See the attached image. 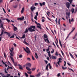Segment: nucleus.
Masks as SVG:
<instances>
[{
  "mask_svg": "<svg viewBox=\"0 0 77 77\" xmlns=\"http://www.w3.org/2000/svg\"><path fill=\"white\" fill-rule=\"evenodd\" d=\"M28 30L31 32H35L36 30V27L35 26H32L29 27L28 29L27 28H26L24 32V33H27L28 32Z\"/></svg>",
  "mask_w": 77,
  "mask_h": 77,
  "instance_id": "obj_1",
  "label": "nucleus"
},
{
  "mask_svg": "<svg viewBox=\"0 0 77 77\" xmlns=\"http://www.w3.org/2000/svg\"><path fill=\"white\" fill-rule=\"evenodd\" d=\"M10 57L12 60V61L14 65L15 66H16L17 65V63H15V61H14V58H13L11 55L10 56Z\"/></svg>",
  "mask_w": 77,
  "mask_h": 77,
  "instance_id": "obj_2",
  "label": "nucleus"
},
{
  "mask_svg": "<svg viewBox=\"0 0 77 77\" xmlns=\"http://www.w3.org/2000/svg\"><path fill=\"white\" fill-rule=\"evenodd\" d=\"M66 5L68 9H69V7H70V4L69 3L67 2L66 4Z\"/></svg>",
  "mask_w": 77,
  "mask_h": 77,
  "instance_id": "obj_3",
  "label": "nucleus"
},
{
  "mask_svg": "<svg viewBox=\"0 0 77 77\" xmlns=\"http://www.w3.org/2000/svg\"><path fill=\"white\" fill-rule=\"evenodd\" d=\"M31 66H32V64L30 63H28L26 64V67H28V66H29V67H31Z\"/></svg>",
  "mask_w": 77,
  "mask_h": 77,
  "instance_id": "obj_4",
  "label": "nucleus"
},
{
  "mask_svg": "<svg viewBox=\"0 0 77 77\" xmlns=\"http://www.w3.org/2000/svg\"><path fill=\"white\" fill-rule=\"evenodd\" d=\"M26 53H28L29 54V53H30V49L28 47H26Z\"/></svg>",
  "mask_w": 77,
  "mask_h": 77,
  "instance_id": "obj_5",
  "label": "nucleus"
},
{
  "mask_svg": "<svg viewBox=\"0 0 77 77\" xmlns=\"http://www.w3.org/2000/svg\"><path fill=\"white\" fill-rule=\"evenodd\" d=\"M44 39L45 40V41L47 43H50V41H49V40H48V38H47L46 39L44 38Z\"/></svg>",
  "mask_w": 77,
  "mask_h": 77,
  "instance_id": "obj_6",
  "label": "nucleus"
},
{
  "mask_svg": "<svg viewBox=\"0 0 77 77\" xmlns=\"http://www.w3.org/2000/svg\"><path fill=\"white\" fill-rule=\"evenodd\" d=\"M18 66L19 67V69H22L23 70V67L20 64H19L18 65Z\"/></svg>",
  "mask_w": 77,
  "mask_h": 77,
  "instance_id": "obj_7",
  "label": "nucleus"
},
{
  "mask_svg": "<svg viewBox=\"0 0 77 77\" xmlns=\"http://www.w3.org/2000/svg\"><path fill=\"white\" fill-rule=\"evenodd\" d=\"M35 9H36V7H34L33 8V7H31L30 9L31 10V11L33 12L34 11H35Z\"/></svg>",
  "mask_w": 77,
  "mask_h": 77,
  "instance_id": "obj_8",
  "label": "nucleus"
},
{
  "mask_svg": "<svg viewBox=\"0 0 77 77\" xmlns=\"http://www.w3.org/2000/svg\"><path fill=\"white\" fill-rule=\"evenodd\" d=\"M10 76H11V74H7L6 76L4 75L2 76V77H9Z\"/></svg>",
  "mask_w": 77,
  "mask_h": 77,
  "instance_id": "obj_9",
  "label": "nucleus"
},
{
  "mask_svg": "<svg viewBox=\"0 0 77 77\" xmlns=\"http://www.w3.org/2000/svg\"><path fill=\"white\" fill-rule=\"evenodd\" d=\"M41 76V73L40 72H39L35 76L37 77H39Z\"/></svg>",
  "mask_w": 77,
  "mask_h": 77,
  "instance_id": "obj_10",
  "label": "nucleus"
},
{
  "mask_svg": "<svg viewBox=\"0 0 77 77\" xmlns=\"http://www.w3.org/2000/svg\"><path fill=\"white\" fill-rule=\"evenodd\" d=\"M52 58L53 59H57V57L56 56H52Z\"/></svg>",
  "mask_w": 77,
  "mask_h": 77,
  "instance_id": "obj_11",
  "label": "nucleus"
},
{
  "mask_svg": "<svg viewBox=\"0 0 77 77\" xmlns=\"http://www.w3.org/2000/svg\"><path fill=\"white\" fill-rule=\"evenodd\" d=\"M24 17L23 16L22 17H20L19 18H17V20H24Z\"/></svg>",
  "mask_w": 77,
  "mask_h": 77,
  "instance_id": "obj_12",
  "label": "nucleus"
},
{
  "mask_svg": "<svg viewBox=\"0 0 77 77\" xmlns=\"http://www.w3.org/2000/svg\"><path fill=\"white\" fill-rule=\"evenodd\" d=\"M26 69L28 70V71H31V69L29 68L28 67H26Z\"/></svg>",
  "mask_w": 77,
  "mask_h": 77,
  "instance_id": "obj_13",
  "label": "nucleus"
},
{
  "mask_svg": "<svg viewBox=\"0 0 77 77\" xmlns=\"http://www.w3.org/2000/svg\"><path fill=\"white\" fill-rule=\"evenodd\" d=\"M48 53L49 57H51V54H50V51H49V52H47Z\"/></svg>",
  "mask_w": 77,
  "mask_h": 77,
  "instance_id": "obj_14",
  "label": "nucleus"
},
{
  "mask_svg": "<svg viewBox=\"0 0 77 77\" xmlns=\"http://www.w3.org/2000/svg\"><path fill=\"white\" fill-rule=\"evenodd\" d=\"M35 57L36 59H38V54H37L36 53H35Z\"/></svg>",
  "mask_w": 77,
  "mask_h": 77,
  "instance_id": "obj_15",
  "label": "nucleus"
},
{
  "mask_svg": "<svg viewBox=\"0 0 77 77\" xmlns=\"http://www.w3.org/2000/svg\"><path fill=\"white\" fill-rule=\"evenodd\" d=\"M26 38V34H23L22 37H21V38Z\"/></svg>",
  "mask_w": 77,
  "mask_h": 77,
  "instance_id": "obj_16",
  "label": "nucleus"
},
{
  "mask_svg": "<svg viewBox=\"0 0 77 77\" xmlns=\"http://www.w3.org/2000/svg\"><path fill=\"white\" fill-rule=\"evenodd\" d=\"M3 32H4V30H2L1 33L0 34V36H1L3 34Z\"/></svg>",
  "mask_w": 77,
  "mask_h": 77,
  "instance_id": "obj_17",
  "label": "nucleus"
},
{
  "mask_svg": "<svg viewBox=\"0 0 77 77\" xmlns=\"http://www.w3.org/2000/svg\"><path fill=\"white\" fill-rule=\"evenodd\" d=\"M0 27H1H1H2L3 29H5V28H4L3 27V23L1 24Z\"/></svg>",
  "mask_w": 77,
  "mask_h": 77,
  "instance_id": "obj_18",
  "label": "nucleus"
},
{
  "mask_svg": "<svg viewBox=\"0 0 77 77\" xmlns=\"http://www.w3.org/2000/svg\"><path fill=\"white\" fill-rule=\"evenodd\" d=\"M24 7L22 8V10L21 11V14H23V12H24Z\"/></svg>",
  "mask_w": 77,
  "mask_h": 77,
  "instance_id": "obj_19",
  "label": "nucleus"
},
{
  "mask_svg": "<svg viewBox=\"0 0 77 77\" xmlns=\"http://www.w3.org/2000/svg\"><path fill=\"white\" fill-rule=\"evenodd\" d=\"M44 37L45 38H48V36L47 35L45 34L44 35Z\"/></svg>",
  "mask_w": 77,
  "mask_h": 77,
  "instance_id": "obj_20",
  "label": "nucleus"
},
{
  "mask_svg": "<svg viewBox=\"0 0 77 77\" xmlns=\"http://www.w3.org/2000/svg\"><path fill=\"white\" fill-rule=\"evenodd\" d=\"M59 42L60 44V45L61 47H62V44H61V42H60V40H59Z\"/></svg>",
  "mask_w": 77,
  "mask_h": 77,
  "instance_id": "obj_21",
  "label": "nucleus"
},
{
  "mask_svg": "<svg viewBox=\"0 0 77 77\" xmlns=\"http://www.w3.org/2000/svg\"><path fill=\"white\" fill-rule=\"evenodd\" d=\"M69 54H70V56H71V57L72 58V59H74V57L73 55H72V54H71V53H70Z\"/></svg>",
  "mask_w": 77,
  "mask_h": 77,
  "instance_id": "obj_22",
  "label": "nucleus"
},
{
  "mask_svg": "<svg viewBox=\"0 0 77 77\" xmlns=\"http://www.w3.org/2000/svg\"><path fill=\"white\" fill-rule=\"evenodd\" d=\"M74 8H72L71 10V12H72V14H73L74 13Z\"/></svg>",
  "mask_w": 77,
  "mask_h": 77,
  "instance_id": "obj_23",
  "label": "nucleus"
},
{
  "mask_svg": "<svg viewBox=\"0 0 77 77\" xmlns=\"http://www.w3.org/2000/svg\"><path fill=\"white\" fill-rule=\"evenodd\" d=\"M62 69H63L64 70H65L66 69V68H67V67H64L63 66H62Z\"/></svg>",
  "mask_w": 77,
  "mask_h": 77,
  "instance_id": "obj_24",
  "label": "nucleus"
},
{
  "mask_svg": "<svg viewBox=\"0 0 77 77\" xmlns=\"http://www.w3.org/2000/svg\"><path fill=\"white\" fill-rule=\"evenodd\" d=\"M25 76L26 77H29V75H28V74H27V73L25 72Z\"/></svg>",
  "mask_w": 77,
  "mask_h": 77,
  "instance_id": "obj_25",
  "label": "nucleus"
},
{
  "mask_svg": "<svg viewBox=\"0 0 77 77\" xmlns=\"http://www.w3.org/2000/svg\"><path fill=\"white\" fill-rule=\"evenodd\" d=\"M14 31H16V30H17V28L15 26L14 27Z\"/></svg>",
  "mask_w": 77,
  "mask_h": 77,
  "instance_id": "obj_26",
  "label": "nucleus"
},
{
  "mask_svg": "<svg viewBox=\"0 0 77 77\" xmlns=\"http://www.w3.org/2000/svg\"><path fill=\"white\" fill-rule=\"evenodd\" d=\"M35 69H36V68H32L31 69V70H32V71H35Z\"/></svg>",
  "mask_w": 77,
  "mask_h": 77,
  "instance_id": "obj_27",
  "label": "nucleus"
},
{
  "mask_svg": "<svg viewBox=\"0 0 77 77\" xmlns=\"http://www.w3.org/2000/svg\"><path fill=\"white\" fill-rule=\"evenodd\" d=\"M23 57V55L21 54H20L19 56V58H21V57Z\"/></svg>",
  "mask_w": 77,
  "mask_h": 77,
  "instance_id": "obj_28",
  "label": "nucleus"
},
{
  "mask_svg": "<svg viewBox=\"0 0 77 77\" xmlns=\"http://www.w3.org/2000/svg\"><path fill=\"white\" fill-rule=\"evenodd\" d=\"M48 64H47L46 67V69H47V70H48Z\"/></svg>",
  "mask_w": 77,
  "mask_h": 77,
  "instance_id": "obj_29",
  "label": "nucleus"
},
{
  "mask_svg": "<svg viewBox=\"0 0 77 77\" xmlns=\"http://www.w3.org/2000/svg\"><path fill=\"white\" fill-rule=\"evenodd\" d=\"M27 72L29 74H32V71Z\"/></svg>",
  "mask_w": 77,
  "mask_h": 77,
  "instance_id": "obj_30",
  "label": "nucleus"
},
{
  "mask_svg": "<svg viewBox=\"0 0 77 77\" xmlns=\"http://www.w3.org/2000/svg\"><path fill=\"white\" fill-rule=\"evenodd\" d=\"M37 28H40V29H42V28H41V27L40 26H37Z\"/></svg>",
  "mask_w": 77,
  "mask_h": 77,
  "instance_id": "obj_31",
  "label": "nucleus"
},
{
  "mask_svg": "<svg viewBox=\"0 0 77 77\" xmlns=\"http://www.w3.org/2000/svg\"><path fill=\"white\" fill-rule=\"evenodd\" d=\"M54 49H52V51H51V53H52V54H53V53H54Z\"/></svg>",
  "mask_w": 77,
  "mask_h": 77,
  "instance_id": "obj_32",
  "label": "nucleus"
},
{
  "mask_svg": "<svg viewBox=\"0 0 77 77\" xmlns=\"http://www.w3.org/2000/svg\"><path fill=\"white\" fill-rule=\"evenodd\" d=\"M32 60H34L35 58H34V57H33V55L32 56Z\"/></svg>",
  "mask_w": 77,
  "mask_h": 77,
  "instance_id": "obj_33",
  "label": "nucleus"
},
{
  "mask_svg": "<svg viewBox=\"0 0 77 77\" xmlns=\"http://www.w3.org/2000/svg\"><path fill=\"white\" fill-rule=\"evenodd\" d=\"M7 35H8V36H11V34H10V33H7Z\"/></svg>",
  "mask_w": 77,
  "mask_h": 77,
  "instance_id": "obj_34",
  "label": "nucleus"
},
{
  "mask_svg": "<svg viewBox=\"0 0 77 77\" xmlns=\"http://www.w3.org/2000/svg\"><path fill=\"white\" fill-rule=\"evenodd\" d=\"M14 37H15V36H14V35H12L10 38H14Z\"/></svg>",
  "mask_w": 77,
  "mask_h": 77,
  "instance_id": "obj_35",
  "label": "nucleus"
},
{
  "mask_svg": "<svg viewBox=\"0 0 77 77\" xmlns=\"http://www.w3.org/2000/svg\"><path fill=\"white\" fill-rule=\"evenodd\" d=\"M10 55H11V56H14V55H13L14 54H12L11 52H10Z\"/></svg>",
  "mask_w": 77,
  "mask_h": 77,
  "instance_id": "obj_36",
  "label": "nucleus"
},
{
  "mask_svg": "<svg viewBox=\"0 0 77 77\" xmlns=\"http://www.w3.org/2000/svg\"><path fill=\"white\" fill-rule=\"evenodd\" d=\"M71 13H70V12H68V17H69V16H70V14Z\"/></svg>",
  "mask_w": 77,
  "mask_h": 77,
  "instance_id": "obj_37",
  "label": "nucleus"
},
{
  "mask_svg": "<svg viewBox=\"0 0 77 77\" xmlns=\"http://www.w3.org/2000/svg\"><path fill=\"white\" fill-rule=\"evenodd\" d=\"M45 63L46 64H47V63H48V61L46 60H45Z\"/></svg>",
  "mask_w": 77,
  "mask_h": 77,
  "instance_id": "obj_38",
  "label": "nucleus"
},
{
  "mask_svg": "<svg viewBox=\"0 0 77 77\" xmlns=\"http://www.w3.org/2000/svg\"><path fill=\"white\" fill-rule=\"evenodd\" d=\"M24 43L26 45H28V43H27V42H26V41L24 42Z\"/></svg>",
  "mask_w": 77,
  "mask_h": 77,
  "instance_id": "obj_39",
  "label": "nucleus"
},
{
  "mask_svg": "<svg viewBox=\"0 0 77 77\" xmlns=\"http://www.w3.org/2000/svg\"><path fill=\"white\" fill-rule=\"evenodd\" d=\"M34 19L35 20H37V16L35 15V16L34 17Z\"/></svg>",
  "mask_w": 77,
  "mask_h": 77,
  "instance_id": "obj_40",
  "label": "nucleus"
},
{
  "mask_svg": "<svg viewBox=\"0 0 77 77\" xmlns=\"http://www.w3.org/2000/svg\"><path fill=\"white\" fill-rule=\"evenodd\" d=\"M14 8H17V5L14 6H13Z\"/></svg>",
  "mask_w": 77,
  "mask_h": 77,
  "instance_id": "obj_41",
  "label": "nucleus"
},
{
  "mask_svg": "<svg viewBox=\"0 0 77 77\" xmlns=\"http://www.w3.org/2000/svg\"><path fill=\"white\" fill-rule=\"evenodd\" d=\"M38 4L37 3H35L34 5L36 6H38Z\"/></svg>",
  "mask_w": 77,
  "mask_h": 77,
  "instance_id": "obj_42",
  "label": "nucleus"
},
{
  "mask_svg": "<svg viewBox=\"0 0 77 77\" xmlns=\"http://www.w3.org/2000/svg\"><path fill=\"white\" fill-rule=\"evenodd\" d=\"M27 60L29 61H30V58H27Z\"/></svg>",
  "mask_w": 77,
  "mask_h": 77,
  "instance_id": "obj_43",
  "label": "nucleus"
},
{
  "mask_svg": "<svg viewBox=\"0 0 77 77\" xmlns=\"http://www.w3.org/2000/svg\"><path fill=\"white\" fill-rule=\"evenodd\" d=\"M42 5H43V6H45V2H43L42 3Z\"/></svg>",
  "mask_w": 77,
  "mask_h": 77,
  "instance_id": "obj_44",
  "label": "nucleus"
},
{
  "mask_svg": "<svg viewBox=\"0 0 77 77\" xmlns=\"http://www.w3.org/2000/svg\"><path fill=\"white\" fill-rule=\"evenodd\" d=\"M0 74H1L2 76H3V75H4V74L2 73H0Z\"/></svg>",
  "mask_w": 77,
  "mask_h": 77,
  "instance_id": "obj_45",
  "label": "nucleus"
},
{
  "mask_svg": "<svg viewBox=\"0 0 77 77\" xmlns=\"http://www.w3.org/2000/svg\"><path fill=\"white\" fill-rule=\"evenodd\" d=\"M75 30V28H74L72 30V31H71V32H74V31Z\"/></svg>",
  "mask_w": 77,
  "mask_h": 77,
  "instance_id": "obj_46",
  "label": "nucleus"
},
{
  "mask_svg": "<svg viewBox=\"0 0 77 77\" xmlns=\"http://www.w3.org/2000/svg\"><path fill=\"white\" fill-rule=\"evenodd\" d=\"M61 51V53L63 56V55H64V54L63 53V51Z\"/></svg>",
  "mask_w": 77,
  "mask_h": 77,
  "instance_id": "obj_47",
  "label": "nucleus"
},
{
  "mask_svg": "<svg viewBox=\"0 0 77 77\" xmlns=\"http://www.w3.org/2000/svg\"><path fill=\"white\" fill-rule=\"evenodd\" d=\"M7 10L8 12H11V11L9 9L7 8Z\"/></svg>",
  "mask_w": 77,
  "mask_h": 77,
  "instance_id": "obj_48",
  "label": "nucleus"
},
{
  "mask_svg": "<svg viewBox=\"0 0 77 77\" xmlns=\"http://www.w3.org/2000/svg\"><path fill=\"white\" fill-rule=\"evenodd\" d=\"M2 9L4 12H5V13H6V11H5V9H4L3 8H2Z\"/></svg>",
  "mask_w": 77,
  "mask_h": 77,
  "instance_id": "obj_49",
  "label": "nucleus"
},
{
  "mask_svg": "<svg viewBox=\"0 0 77 77\" xmlns=\"http://www.w3.org/2000/svg\"><path fill=\"white\" fill-rule=\"evenodd\" d=\"M39 5L40 6H42V3H39Z\"/></svg>",
  "mask_w": 77,
  "mask_h": 77,
  "instance_id": "obj_50",
  "label": "nucleus"
},
{
  "mask_svg": "<svg viewBox=\"0 0 77 77\" xmlns=\"http://www.w3.org/2000/svg\"><path fill=\"white\" fill-rule=\"evenodd\" d=\"M1 20H5V19H4L3 17H1Z\"/></svg>",
  "mask_w": 77,
  "mask_h": 77,
  "instance_id": "obj_51",
  "label": "nucleus"
},
{
  "mask_svg": "<svg viewBox=\"0 0 77 77\" xmlns=\"http://www.w3.org/2000/svg\"><path fill=\"white\" fill-rule=\"evenodd\" d=\"M55 55L56 56H58V54H57V52L56 53Z\"/></svg>",
  "mask_w": 77,
  "mask_h": 77,
  "instance_id": "obj_52",
  "label": "nucleus"
},
{
  "mask_svg": "<svg viewBox=\"0 0 77 77\" xmlns=\"http://www.w3.org/2000/svg\"><path fill=\"white\" fill-rule=\"evenodd\" d=\"M13 45L14 47H17V45H16L15 43H14Z\"/></svg>",
  "mask_w": 77,
  "mask_h": 77,
  "instance_id": "obj_53",
  "label": "nucleus"
},
{
  "mask_svg": "<svg viewBox=\"0 0 77 77\" xmlns=\"http://www.w3.org/2000/svg\"><path fill=\"white\" fill-rule=\"evenodd\" d=\"M4 56L5 58H6V54H5V53H4Z\"/></svg>",
  "mask_w": 77,
  "mask_h": 77,
  "instance_id": "obj_54",
  "label": "nucleus"
},
{
  "mask_svg": "<svg viewBox=\"0 0 77 77\" xmlns=\"http://www.w3.org/2000/svg\"><path fill=\"white\" fill-rule=\"evenodd\" d=\"M60 73H59L57 74V75L58 77H59L60 76Z\"/></svg>",
  "mask_w": 77,
  "mask_h": 77,
  "instance_id": "obj_55",
  "label": "nucleus"
},
{
  "mask_svg": "<svg viewBox=\"0 0 77 77\" xmlns=\"http://www.w3.org/2000/svg\"><path fill=\"white\" fill-rule=\"evenodd\" d=\"M64 66H66V61H64Z\"/></svg>",
  "mask_w": 77,
  "mask_h": 77,
  "instance_id": "obj_56",
  "label": "nucleus"
},
{
  "mask_svg": "<svg viewBox=\"0 0 77 77\" xmlns=\"http://www.w3.org/2000/svg\"><path fill=\"white\" fill-rule=\"evenodd\" d=\"M37 25H38V26L39 25V26H40V27H41V25H40V24L39 23H37Z\"/></svg>",
  "mask_w": 77,
  "mask_h": 77,
  "instance_id": "obj_57",
  "label": "nucleus"
},
{
  "mask_svg": "<svg viewBox=\"0 0 77 77\" xmlns=\"http://www.w3.org/2000/svg\"><path fill=\"white\" fill-rule=\"evenodd\" d=\"M16 38H17V39L19 40H20V38H19L18 37L16 36Z\"/></svg>",
  "mask_w": 77,
  "mask_h": 77,
  "instance_id": "obj_58",
  "label": "nucleus"
},
{
  "mask_svg": "<svg viewBox=\"0 0 77 77\" xmlns=\"http://www.w3.org/2000/svg\"><path fill=\"white\" fill-rule=\"evenodd\" d=\"M47 60H50V59L49 58V57H48L47 58Z\"/></svg>",
  "mask_w": 77,
  "mask_h": 77,
  "instance_id": "obj_59",
  "label": "nucleus"
},
{
  "mask_svg": "<svg viewBox=\"0 0 77 77\" xmlns=\"http://www.w3.org/2000/svg\"><path fill=\"white\" fill-rule=\"evenodd\" d=\"M8 22V23H9L10 22V21L9 20H6Z\"/></svg>",
  "mask_w": 77,
  "mask_h": 77,
  "instance_id": "obj_60",
  "label": "nucleus"
},
{
  "mask_svg": "<svg viewBox=\"0 0 77 77\" xmlns=\"http://www.w3.org/2000/svg\"><path fill=\"white\" fill-rule=\"evenodd\" d=\"M72 7H75V5H72Z\"/></svg>",
  "mask_w": 77,
  "mask_h": 77,
  "instance_id": "obj_61",
  "label": "nucleus"
},
{
  "mask_svg": "<svg viewBox=\"0 0 77 77\" xmlns=\"http://www.w3.org/2000/svg\"><path fill=\"white\" fill-rule=\"evenodd\" d=\"M30 77H35V76L34 75H30Z\"/></svg>",
  "mask_w": 77,
  "mask_h": 77,
  "instance_id": "obj_62",
  "label": "nucleus"
},
{
  "mask_svg": "<svg viewBox=\"0 0 77 77\" xmlns=\"http://www.w3.org/2000/svg\"><path fill=\"white\" fill-rule=\"evenodd\" d=\"M58 24H60V20H58Z\"/></svg>",
  "mask_w": 77,
  "mask_h": 77,
  "instance_id": "obj_63",
  "label": "nucleus"
},
{
  "mask_svg": "<svg viewBox=\"0 0 77 77\" xmlns=\"http://www.w3.org/2000/svg\"><path fill=\"white\" fill-rule=\"evenodd\" d=\"M77 36V32H76L75 35V36Z\"/></svg>",
  "mask_w": 77,
  "mask_h": 77,
  "instance_id": "obj_64",
  "label": "nucleus"
}]
</instances>
